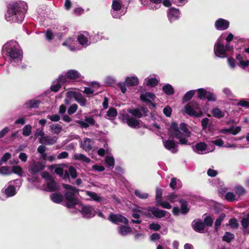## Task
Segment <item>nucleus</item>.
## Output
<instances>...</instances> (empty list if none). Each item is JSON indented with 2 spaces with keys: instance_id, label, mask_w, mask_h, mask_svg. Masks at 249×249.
I'll return each mask as SVG.
<instances>
[{
  "instance_id": "f257e3e1",
  "label": "nucleus",
  "mask_w": 249,
  "mask_h": 249,
  "mask_svg": "<svg viewBox=\"0 0 249 249\" xmlns=\"http://www.w3.org/2000/svg\"><path fill=\"white\" fill-rule=\"evenodd\" d=\"M27 5L25 2L10 3L7 7V12L5 18L7 21L21 23L26 13Z\"/></svg>"
},
{
  "instance_id": "f03ea898",
  "label": "nucleus",
  "mask_w": 249,
  "mask_h": 249,
  "mask_svg": "<svg viewBox=\"0 0 249 249\" xmlns=\"http://www.w3.org/2000/svg\"><path fill=\"white\" fill-rule=\"evenodd\" d=\"M62 187L66 190H71L67 191L64 194L65 206L68 208H74L78 204L79 200L75 196V193H78L79 189L69 184H63Z\"/></svg>"
},
{
  "instance_id": "7ed1b4c3",
  "label": "nucleus",
  "mask_w": 249,
  "mask_h": 249,
  "mask_svg": "<svg viewBox=\"0 0 249 249\" xmlns=\"http://www.w3.org/2000/svg\"><path fill=\"white\" fill-rule=\"evenodd\" d=\"M168 134L171 138L179 139V143L181 144H189L188 140L182 137L183 134L179 130L178 124L176 122L172 123L168 130Z\"/></svg>"
},
{
  "instance_id": "20e7f679",
  "label": "nucleus",
  "mask_w": 249,
  "mask_h": 249,
  "mask_svg": "<svg viewBox=\"0 0 249 249\" xmlns=\"http://www.w3.org/2000/svg\"><path fill=\"white\" fill-rule=\"evenodd\" d=\"M139 83V80L136 77H127L123 83H119L118 87L120 89L123 93H125L126 91V86L132 87L137 86Z\"/></svg>"
},
{
  "instance_id": "39448f33",
  "label": "nucleus",
  "mask_w": 249,
  "mask_h": 249,
  "mask_svg": "<svg viewBox=\"0 0 249 249\" xmlns=\"http://www.w3.org/2000/svg\"><path fill=\"white\" fill-rule=\"evenodd\" d=\"M197 92L198 98L200 100L207 99L208 101L213 102L216 100V95L205 89H198L197 90Z\"/></svg>"
},
{
  "instance_id": "423d86ee",
  "label": "nucleus",
  "mask_w": 249,
  "mask_h": 249,
  "mask_svg": "<svg viewBox=\"0 0 249 249\" xmlns=\"http://www.w3.org/2000/svg\"><path fill=\"white\" fill-rule=\"evenodd\" d=\"M195 108L199 109V105L195 101H192L185 106V110L190 116L198 117L200 116L199 112L196 111Z\"/></svg>"
},
{
  "instance_id": "0eeeda50",
  "label": "nucleus",
  "mask_w": 249,
  "mask_h": 249,
  "mask_svg": "<svg viewBox=\"0 0 249 249\" xmlns=\"http://www.w3.org/2000/svg\"><path fill=\"white\" fill-rule=\"evenodd\" d=\"M107 219L111 223L115 224H118L119 223H123L125 225L128 224V219L120 214H115L111 213Z\"/></svg>"
},
{
  "instance_id": "6e6552de",
  "label": "nucleus",
  "mask_w": 249,
  "mask_h": 249,
  "mask_svg": "<svg viewBox=\"0 0 249 249\" xmlns=\"http://www.w3.org/2000/svg\"><path fill=\"white\" fill-rule=\"evenodd\" d=\"M6 54L12 59H16L21 55V51L15 46L6 47Z\"/></svg>"
},
{
  "instance_id": "1a4fd4ad",
  "label": "nucleus",
  "mask_w": 249,
  "mask_h": 249,
  "mask_svg": "<svg viewBox=\"0 0 249 249\" xmlns=\"http://www.w3.org/2000/svg\"><path fill=\"white\" fill-rule=\"evenodd\" d=\"M66 76L68 79L75 81H79L84 78L78 71L73 69L68 70L66 73Z\"/></svg>"
},
{
  "instance_id": "9d476101",
  "label": "nucleus",
  "mask_w": 249,
  "mask_h": 249,
  "mask_svg": "<svg viewBox=\"0 0 249 249\" xmlns=\"http://www.w3.org/2000/svg\"><path fill=\"white\" fill-rule=\"evenodd\" d=\"M80 212L83 217L90 218L95 215V211L94 208L90 206H82Z\"/></svg>"
},
{
  "instance_id": "9b49d317",
  "label": "nucleus",
  "mask_w": 249,
  "mask_h": 249,
  "mask_svg": "<svg viewBox=\"0 0 249 249\" xmlns=\"http://www.w3.org/2000/svg\"><path fill=\"white\" fill-rule=\"evenodd\" d=\"M147 211L151 212L154 216L157 218H161L165 216L166 213L169 214V213L166 211L160 210L154 207H148L147 208Z\"/></svg>"
},
{
  "instance_id": "f8f14e48",
  "label": "nucleus",
  "mask_w": 249,
  "mask_h": 249,
  "mask_svg": "<svg viewBox=\"0 0 249 249\" xmlns=\"http://www.w3.org/2000/svg\"><path fill=\"white\" fill-rule=\"evenodd\" d=\"M45 167V166L40 162H34L29 169V172L32 176H35L38 172L43 170Z\"/></svg>"
},
{
  "instance_id": "ddd939ff",
  "label": "nucleus",
  "mask_w": 249,
  "mask_h": 249,
  "mask_svg": "<svg viewBox=\"0 0 249 249\" xmlns=\"http://www.w3.org/2000/svg\"><path fill=\"white\" fill-rule=\"evenodd\" d=\"M192 229L196 232L201 233L204 230L205 223L200 219L194 220L191 224Z\"/></svg>"
},
{
  "instance_id": "4468645a",
  "label": "nucleus",
  "mask_w": 249,
  "mask_h": 249,
  "mask_svg": "<svg viewBox=\"0 0 249 249\" xmlns=\"http://www.w3.org/2000/svg\"><path fill=\"white\" fill-rule=\"evenodd\" d=\"M215 27L218 30H225L227 29L230 26V22L223 18H218L215 22Z\"/></svg>"
},
{
  "instance_id": "2eb2a0df",
  "label": "nucleus",
  "mask_w": 249,
  "mask_h": 249,
  "mask_svg": "<svg viewBox=\"0 0 249 249\" xmlns=\"http://www.w3.org/2000/svg\"><path fill=\"white\" fill-rule=\"evenodd\" d=\"M156 98L157 97L155 94L150 92L141 93L140 96V100L146 104L149 103L152 101H155Z\"/></svg>"
},
{
  "instance_id": "dca6fc26",
  "label": "nucleus",
  "mask_w": 249,
  "mask_h": 249,
  "mask_svg": "<svg viewBox=\"0 0 249 249\" xmlns=\"http://www.w3.org/2000/svg\"><path fill=\"white\" fill-rule=\"evenodd\" d=\"M180 15V12L178 9L171 8L167 13V16L169 20L172 22L178 18Z\"/></svg>"
},
{
  "instance_id": "f3484780",
  "label": "nucleus",
  "mask_w": 249,
  "mask_h": 249,
  "mask_svg": "<svg viewBox=\"0 0 249 249\" xmlns=\"http://www.w3.org/2000/svg\"><path fill=\"white\" fill-rule=\"evenodd\" d=\"M214 53L218 57H224L225 54V48L223 44L220 43H217L215 44L214 47Z\"/></svg>"
},
{
  "instance_id": "a211bd4d",
  "label": "nucleus",
  "mask_w": 249,
  "mask_h": 249,
  "mask_svg": "<svg viewBox=\"0 0 249 249\" xmlns=\"http://www.w3.org/2000/svg\"><path fill=\"white\" fill-rule=\"evenodd\" d=\"M39 142L44 145H53L56 142V140L50 136L39 138Z\"/></svg>"
},
{
  "instance_id": "6ab92c4d",
  "label": "nucleus",
  "mask_w": 249,
  "mask_h": 249,
  "mask_svg": "<svg viewBox=\"0 0 249 249\" xmlns=\"http://www.w3.org/2000/svg\"><path fill=\"white\" fill-rule=\"evenodd\" d=\"M126 122L127 125L132 128H136L140 125L141 121L136 119V118L132 117H130L129 115H126L125 116Z\"/></svg>"
},
{
  "instance_id": "aec40b11",
  "label": "nucleus",
  "mask_w": 249,
  "mask_h": 249,
  "mask_svg": "<svg viewBox=\"0 0 249 249\" xmlns=\"http://www.w3.org/2000/svg\"><path fill=\"white\" fill-rule=\"evenodd\" d=\"M236 59L239 62V66L242 68H245L249 65V60L246 59V56L243 54H236Z\"/></svg>"
},
{
  "instance_id": "412c9836",
  "label": "nucleus",
  "mask_w": 249,
  "mask_h": 249,
  "mask_svg": "<svg viewBox=\"0 0 249 249\" xmlns=\"http://www.w3.org/2000/svg\"><path fill=\"white\" fill-rule=\"evenodd\" d=\"M73 97L81 106L84 107L87 104V99L80 92H73Z\"/></svg>"
},
{
  "instance_id": "4be33fe9",
  "label": "nucleus",
  "mask_w": 249,
  "mask_h": 249,
  "mask_svg": "<svg viewBox=\"0 0 249 249\" xmlns=\"http://www.w3.org/2000/svg\"><path fill=\"white\" fill-rule=\"evenodd\" d=\"M50 198L54 203L60 204L64 200V196L59 192H55L51 195Z\"/></svg>"
},
{
  "instance_id": "5701e85b",
  "label": "nucleus",
  "mask_w": 249,
  "mask_h": 249,
  "mask_svg": "<svg viewBox=\"0 0 249 249\" xmlns=\"http://www.w3.org/2000/svg\"><path fill=\"white\" fill-rule=\"evenodd\" d=\"M178 202L181 204L180 213L183 214H186L190 211V208L188 207V202L183 198L180 199Z\"/></svg>"
},
{
  "instance_id": "b1692460",
  "label": "nucleus",
  "mask_w": 249,
  "mask_h": 249,
  "mask_svg": "<svg viewBox=\"0 0 249 249\" xmlns=\"http://www.w3.org/2000/svg\"><path fill=\"white\" fill-rule=\"evenodd\" d=\"M128 112L132 114L133 116L135 117V118H141L143 116L141 110V107H140L129 109Z\"/></svg>"
},
{
  "instance_id": "393cba45",
  "label": "nucleus",
  "mask_w": 249,
  "mask_h": 249,
  "mask_svg": "<svg viewBox=\"0 0 249 249\" xmlns=\"http://www.w3.org/2000/svg\"><path fill=\"white\" fill-rule=\"evenodd\" d=\"M163 143L164 147L168 150H174L177 147V145L173 140L168 139L163 141Z\"/></svg>"
},
{
  "instance_id": "a878e982",
  "label": "nucleus",
  "mask_w": 249,
  "mask_h": 249,
  "mask_svg": "<svg viewBox=\"0 0 249 249\" xmlns=\"http://www.w3.org/2000/svg\"><path fill=\"white\" fill-rule=\"evenodd\" d=\"M119 233L123 236H126L128 234L130 233L132 230L130 227L121 225L120 226L118 229Z\"/></svg>"
},
{
  "instance_id": "bb28decb",
  "label": "nucleus",
  "mask_w": 249,
  "mask_h": 249,
  "mask_svg": "<svg viewBox=\"0 0 249 249\" xmlns=\"http://www.w3.org/2000/svg\"><path fill=\"white\" fill-rule=\"evenodd\" d=\"M5 194L8 197H11L16 194V191L14 185H9L5 190Z\"/></svg>"
},
{
  "instance_id": "cd10ccee",
  "label": "nucleus",
  "mask_w": 249,
  "mask_h": 249,
  "mask_svg": "<svg viewBox=\"0 0 249 249\" xmlns=\"http://www.w3.org/2000/svg\"><path fill=\"white\" fill-rule=\"evenodd\" d=\"M84 145H83V149H84L86 151H89L92 149V144L93 142L92 140L88 138H87L85 139L84 141Z\"/></svg>"
},
{
  "instance_id": "c85d7f7f",
  "label": "nucleus",
  "mask_w": 249,
  "mask_h": 249,
  "mask_svg": "<svg viewBox=\"0 0 249 249\" xmlns=\"http://www.w3.org/2000/svg\"><path fill=\"white\" fill-rule=\"evenodd\" d=\"M226 217V215L224 213H221L218 218L216 219L215 222L214 229L215 231H218L219 227L221 225L222 222L224 220Z\"/></svg>"
},
{
  "instance_id": "c756f323",
  "label": "nucleus",
  "mask_w": 249,
  "mask_h": 249,
  "mask_svg": "<svg viewBox=\"0 0 249 249\" xmlns=\"http://www.w3.org/2000/svg\"><path fill=\"white\" fill-rule=\"evenodd\" d=\"M212 113L215 118L218 119L223 118L225 116V113L218 107L213 108L212 111Z\"/></svg>"
},
{
  "instance_id": "7c9ffc66",
  "label": "nucleus",
  "mask_w": 249,
  "mask_h": 249,
  "mask_svg": "<svg viewBox=\"0 0 249 249\" xmlns=\"http://www.w3.org/2000/svg\"><path fill=\"white\" fill-rule=\"evenodd\" d=\"M163 92L168 95H173L174 92V89L173 87L169 84H167L162 87Z\"/></svg>"
},
{
  "instance_id": "2f4dec72",
  "label": "nucleus",
  "mask_w": 249,
  "mask_h": 249,
  "mask_svg": "<svg viewBox=\"0 0 249 249\" xmlns=\"http://www.w3.org/2000/svg\"><path fill=\"white\" fill-rule=\"evenodd\" d=\"M87 195L96 202H101L103 199V197L99 196L97 194L91 191H87Z\"/></svg>"
},
{
  "instance_id": "473e14b6",
  "label": "nucleus",
  "mask_w": 249,
  "mask_h": 249,
  "mask_svg": "<svg viewBox=\"0 0 249 249\" xmlns=\"http://www.w3.org/2000/svg\"><path fill=\"white\" fill-rule=\"evenodd\" d=\"M122 7V4L120 0H112L111 8L114 11H120Z\"/></svg>"
},
{
  "instance_id": "72a5a7b5",
  "label": "nucleus",
  "mask_w": 249,
  "mask_h": 249,
  "mask_svg": "<svg viewBox=\"0 0 249 249\" xmlns=\"http://www.w3.org/2000/svg\"><path fill=\"white\" fill-rule=\"evenodd\" d=\"M47 187L50 192H53L57 190L56 183L53 178L47 183Z\"/></svg>"
},
{
  "instance_id": "f704fd0d",
  "label": "nucleus",
  "mask_w": 249,
  "mask_h": 249,
  "mask_svg": "<svg viewBox=\"0 0 249 249\" xmlns=\"http://www.w3.org/2000/svg\"><path fill=\"white\" fill-rule=\"evenodd\" d=\"M195 93V90H191L187 91L182 98L183 102H187L190 100L194 96Z\"/></svg>"
},
{
  "instance_id": "c9c22d12",
  "label": "nucleus",
  "mask_w": 249,
  "mask_h": 249,
  "mask_svg": "<svg viewBox=\"0 0 249 249\" xmlns=\"http://www.w3.org/2000/svg\"><path fill=\"white\" fill-rule=\"evenodd\" d=\"M145 80L146 81V85L152 88L157 86L159 83V81L156 78L145 79Z\"/></svg>"
},
{
  "instance_id": "e433bc0d",
  "label": "nucleus",
  "mask_w": 249,
  "mask_h": 249,
  "mask_svg": "<svg viewBox=\"0 0 249 249\" xmlns=\"http://www.w3.org/2000/svg\"><path fill=\"white\" fill-rule=\"evenodd\" d=\"M40 101L36 100H31L27 102L26 104L28 105V107L30 108H37L39 107Z\"/></svg>"
},
{
  "instance_id": "4c0bfd02",
  "label": "nucleus",
  "mask_w": 249,
  "mask_h": 249,
  "mask_svg": "<svg viewBox=\"0 0 249 249\" xmlns=\"http://www.w3.org/2000/svg\"><path fill=\"white\" fill-rule=\"evenodd\" d=\"M50 129L54 134H59L62 130V126L58 124L50 126Z\"/></svg>"
},
{
  "instance_id": "58836bf2",
  "label": "nucleus",
  "mask_w": 249,
  "mask_h": 249,
  "mask_svg": "<svg viewBox=\"0 0 249 249\" xmlns=\"http://www.w3.org/2000/svg\"><path fill=\"white\" fill-rule=\"evenodd\" d=\"M234 238V235L233 233L230 232L226 231L225 235L223 236L222 240L228 243H230Z\"/></svg>"
},
{
  "instance_id": "ea45409f",
  "label": "nucleus",
  "mask_w": 249,
  "mask_h": 249,
  "mask_svg": "<svg viewBox=\"0 0 249 249\" xmlns=\"http://www.w3.org/2000/svg\"><path fill=\"white\" fill-rule=\"evenodd\" d=\"M156 206H161L163 208L167 209H170L172 207L171 205L169 202L165 201H162L161 200L159 201H157V202L156 203Z\"/></svg>"
},
{
  "instance_id": "a19ab883",
  "label": "nucleus",
  "mask_w": 249,
  "mask_h": 249,
  "mask_svg": "<svg viewBox=\"0 0 249 249\" xmlns=\"http://www.w3.org/2000/svg\"><path fill=\"white\" fill-rule=\"evenodd\" d=\"M32 132V126L30 124L26 125L22 130V135L25 136H29Z\"/></svg>"
},
{
  "instance_id": "79ce46f5",
  "label": "nucleus",
  "mask_w": 249,
  "mask_h": 249,
  "mask_svg": "<svg viewBox=\"0 0 249 249\" xmlns=\"http://www.w3.org/2000/svg\"><path fill=\"white\" fill-rule=\"evenodd\" d=\"M105 161L108 167L113 168L114 166V159L113 157L107 156L105 159Z\"/></svg>"
},
{
  "instance_id": "37998d69",
  "label": "nucleus",
  "mask_w": 249,
  "mask_h": 249,
  "mask_svg": "<svg viewBox=\"0 0 249 249\" xmlns=\"http://www.w3.org/2000/svg\"><path fill=\"white\" fill-rule=\"evenodd\" d=\"M107 116L110 118H114L117 115V109L114 107H110L107 112Z\"/></svg>"
},
{
  "instance_id": "c03bdc74",
  "label": "nucleus",
  "mask_w": 249,
  "mask_h": 249,
  "mask_svg": "<svg viewBox=\"0 0 249 249\" xmlns=\"http://www.w3.org/2000/svg\"><path fill=\"white\" fill-rule=\"evenodd\" d=\"M241 224L244 230L247 229L249 226V213L246 217L242 219Z\"/></svg>"
},
{
  "instance_id": "a18cd8bd",
  "label": "nucleus",
  "mask_w": 249,
  "mask_h": 249,
  "mask_svg": "<svg viewBox=\"0 0 249 249\" xmlns=\"http://www.w3.org/2000/svg\"><path fill=\"white\" fill-rule=\"evenodd\" d=\"M207 147V145L203 142L196 143V149L198 151L203 152L205 151Z\"/></svg>"
},
{
  "instance_id": "49530a36",
  "label": "nucleus",
  "mask_w": 249,
  "mask_h": 249,
  "mask_svg": "<svg viewBox=\"0 0 249 249\" xmlns=\"http://www.w3.org/2000/svg\"><path fill=\"white\" fill-rule=\"evenodd\" d=\"M0 174L6 175H9L12 174L10 168L9 166H3L0 167Z\"/></svg>"
},
{
  "instance_id": "de8ad7c7",
  "label": "nucleus",
  "mask_w": 249,
  "mask_h": 249,
  "mask_svg": "<svg viewBox=\"0 0 249 249\" xmlns=\"http://www.w3.org/2000/svg\"><path fill=\"white\" fill-rule=\"evenodd\" d=\"M135 195L139 198L141 199H146L148 197V194L141 192L140 190H136L135 191Z\"/></svg>"
},
{
  "instance_id": "09e8293b",
  "label": "nucleus",
  "mask_w": 249,
  "mask_h": 249,
  "mask_svg": "<svg viewBox=\"0 0 249 249\" xmlns=\"http://www.w3.org/2000/svg\"><path fill=\"white\" fill-rule=\"evenodd\" d=\"M235 192L239 196L244 195L246 193V190L242 186H237L235 187Z\"/></svg>"
},
{
  "instance_id": "8fccbe9b",
  "label": "nucleus",
  "mask_w": 249,
  "mask_h": 249,
  "mask_svg": "<svg viewBox=\"0 0 249 249\" xmlns=\"http://www.w3.org/2000/svg\"><path fill=\"white\" fill-rule=\"evenodd\" d=\"M77 39L79 43L82 45H84L87 44L88 41L87 37L83 34L79 35Z\"/></svg>"
},
{
  "instance_id": "3c124183",
  "label": "nucleus",
  "mask_w": 249,
  "mask_h": 249,
  "mask_svg": "<svg viewBox=\"0 0 249 249\" xmlns=\"http://www.w3.org/2000/svg\"><path fill=\"white\" fill-rule=\"evenodd\" d=\"M187 124L185 123H181L179 125V129L183 131L187 137L190 136L191 132L187 127Z\"/></svg>"
},
{
  "instance_id": "603ef678",
  "label": "nucleus",
  "mask_w": 249,
  "mask_h": 249,
  "mask_svg": "<svg viewBox=\"0 0 249 249\" xmlns=\"http://www.w3.org/2000/svg\"><path fill=\"white\" fill-rule=\"evenodd\" d=\"M225 198L227 201L232 202L235 199V195L233 193L229 192L225 195Z\"/></svg>"
},
{
  "instance_id": "864d4df0",
  "label": "nucleus",
  "mask_w": 249,
  "mask_h": 249,
  "mask_svg": "<svg viewBox=\"0 0 249 249\" xmlns=\"http://www.w3.org/2000/svg\"><path fill=\"white\" fill-rule=\"evenodd\" d=\"M213 222V219L210 216H207L204 218L203 223H205V226L212 227Z\"/></svg>"
},
{
  "instance_id": "5fc2aeb1",
  "label": "nucleus",
  "mask_w": 249,
  "mask_h": 249,
  "mask_svg": "<svg viewBox=\"0 0 249 249\" xmlns=\"http://www.w3.org/2000/svg\"><path fill=\"white\" fill-rule=\"evenodd\" d=\"M12 172L20 176L22 173V169L19 166L14 165L12 168Z\"/></svg>"
},
{
  "instance_id": "6e6d98bb",
  "label": "nucleus",
  "mask_w": 249,
  "mask_h": 249,
  "mask_svg": "<svg viewBox=\"0 0 249 249\" xmlns=\"http://www.w3.org/2000/svg\"><path fill=\"white\" fill-rule=\"evenodd\" d=\"M68 171L70 173V176L72 178H76V177H77V173L76 170L75 169V168L74 167H73L72 166H70V167L69 168Z\"/></svg>"
},
{
  "instance_id": "4d7b16f0",
  "label": "nucleus",
  "mask_w": 249,
  "mask_h": 249,
  "mask_svg": "<svg viewBox=\"0 0 249 249\" xmlns=\"http://www.w3.org/2000/svg\"><path fill=\"white\" fill-rule=\"evenodd\" d=\"M78 106L76 104H72L71 105L68 109V113L69 115L74 114L77 110Z\"/></svg>"
},
{
  "instance_id": "13d9d810",
  "label": "nucleus",
  "mask_w": 249,
  "mask_h": 249,
  "mask_svg": "<svg viewBox=\"0 0 249 249\" xmlns=\"http://www.w3.org/2000/svg\"><path fill=\"white\" fill-rule=\"evenodd\" d=\"M172 111V109L169 106H166L163 110V112L164 114L166 117H168L171 116Z\"/></svg>"
},
{
  "instance_id": "bf43d9fd",
  "label": "nucleus",
  "mask_w": 249,
  "mask_h": 249,
  "mask_svg": "<svg viewBox=\"0 0 249 249\" xmlns=\"http://www.w3.org/2000/svg\"><path fill=\"white\" fill-rule=\"evenodd\" d=\"M161 228V226L158 223H152L149 226V229L154 231H159Z\"/></svg>"
},
{
  "instance_id": "052dcab7",
  "label": "nucleus",
  "mask_w": 249,
  "mask_h": 249,
  "mask_svg": "<svg viewBox=\"0 0 249 249\" xmlns=\"http://www.w3.org/2000/svg\"><path fill=\"white\" fill-rule=\"evenodd\" d=\"M162 195V190L160 188H158L156 190V202H157V201H160L161 200V198Z\"/></svg>"
},
{
  "instance_id": "680f3d73",
  "label": "nucleus",
  "mask_w": 249,
  "mask_h": 249,
  "mask_svg": "<svg viewBox=\"0 0 249 249\" xmlns=\"http://www.w3.org/2000/svg\"><path fill=\"white\" fill-rule=\"evenodd\" d=\"M67 77L66 76V74L64 75H61L57 79V83H60L61 85L67 82Z\"/></svg>"
},
{
  "instance_id": "e2e57ef3",
  "label": "nucleus",
  "mask_w": 249,
  "mask_h": 249,
  "mask_svg": "<svg viewBox=\"0 0 249 249\" xmlns=\"http://www.w3.org/2000/svg\"><path fill=\"white\" fill-rule=\"evenodd\" d=\"M229 223L232 228H237L239 226L237 220L234 218L231 219L229 221Z\"/></svg>"
},
{
  "instance_id": "0e129e2a",
  "label": "nucleus",
  "mask_w": 249,
  "mask_h": 249,
  "mask_svg": "<svg viewBox=\"0 0 249 249\" xmlns=\"http://www.w3.org/2000/svg\"><path fill=\"white\" fill-rule=\"evenodd\" d=\"M41 177L47 180H51L53 178L47 171H44L41 173Z\"/></svg>"
},
{
  "instance_id": "69168bd1",
  "label": "nucleus",
  "mask_w": 249,
  "mask_h": 249,
  "mask_svg": "<svg viewBox=\"0 0 249 249\" xmlns=\"http://www.w3.org/2000/svg\"><path fill=\"white\" fill-rule=\"evenodd\" d=\"M209 122V119L207 118H204L201 120V123L203 130L207 128Z\"/></svg>"
},
{
  "instance_id": "338daca9",
  "label": "nucleus",
  "mask_w": 249,
  "mask_h": 249,
  "mask_svg": "<svg viewBox=\"0 0 249 249\" xmlns=\"http://www.w3.org/2000/svg\"><path fill=\"white\" fill-rule=\"evenodd\" d=\"M47 118L49 119L51 121L53 122H57L59 121L60 117L57 114H54L53 115H48Z\"/></svg>"
},
{
  "instance_id": "774afa93",
  "label": "nucleus",
  "mask_w": 249,
  "mask_h": 249,
  "mask_svg": "<svg viewBox=\"0 0 249 249\" xmlns=\"http://www.w3.org/2000/svg\"><path fill=\"white\" fill-rule=\"evenodd\" d=\"M85 121L88 124H89V125H94V124L95 123V121L92 117H86Z\"/></svg>"
}]
</instances>
